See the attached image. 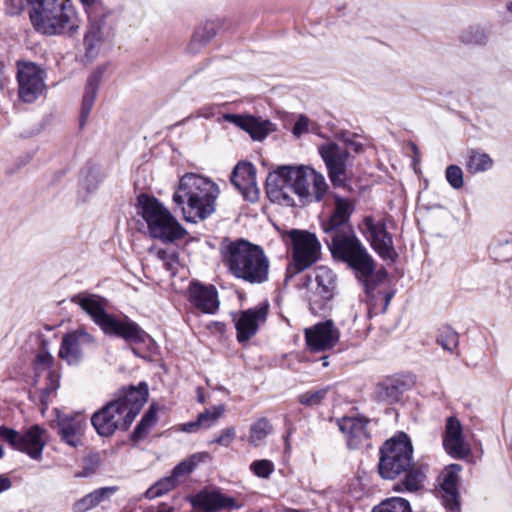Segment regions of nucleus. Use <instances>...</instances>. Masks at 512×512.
<instances>
[{"label":"nucleus","mask_w":512,"mask_h":512,"mask_svg":"<svg viewBox=\"0 0 512 512\" xmlns=\"http://www.w3.org/2000/svg\"><path fill=\"white\" fill-rule=\"evenodd\" d=\"M224 412L225 406L218 405L214 406L210 410H205L203 413H200L197 418L199 420V423H201L202 427L210 428L218 421V419L224 414Z\"/></svg>","instance_id":"obj_41"},{"label":"nucleus","mask_w":512,"mask_h":512,"mask_svg":"<svg viewBox=\"0 0 512 512\" xmlns=\"http://www.w3.org/2000/svg\"><path fill=\"white\" fill-rule=\"evenodd\" d=\"M103 45V31L99 22H90L83 39L84 58L93 61L100 53Z\"/></svg>","instance_id":"obj_29"},{"label":"nucleus","mask_w":512,"mask_h":512,"mask_svg":"<svg viewBox=\"0 0 512 512\" xmlns=\"http://www.w3.org/2000/svg\"><path fill=\"white\" fill-rule=\"evenodd\" d=\"M304 334L307 346L315 352L333 348L340 339V332L332 320L319 322L306 328Z\"/></svg>","instance_id":"obj_16"},{"label":"nucleus","mask_w":512,"mask_h":512,"mask_svg":"<svg viewBox=\"0 0 512 512\" xmlns=\"http://www.w3.org/2000/svg\"><path fill=\"white\" fill-rule=\"evenodd\" d=\"M157 512H174V509L172 507H167V508L158 510Z\"/></svg>","instance_id":"obj_56"},{"label":"nucleus","mask_w":512,"mask_h":512,"mask_svg":"<svg viewBox=\"0 0 512 512\" xmlns=\"http://www.w3.org/2000/svg\"><path fill=\"white\" fill-rule=\"evenodd\" d=\"M54 359L52 355L45 349L40 350L35 358V371L39 377L45 374L46 385L42 388L40 401L43 405H47L51 395H53L60 386V374L53 369Z\"/></svg>","instance_id":"obj_19"},{"label":"nucleus","mask_w":512,"mask_h":512,"mask_svg":"<svg viewBox=\"0 0 512 512\" xmlns=\"http://www.w3.org/2000/svg\"><path fill=\"white\" fill-rule=\"evenodd\" d=\"M221 254L224 265L236 278L251 284L268 280L270 263L260 246L243 239L225 240L221 244Z\"/></svg>","instance_id":"obj_5"},{"label":"nucleus","mask_w":512,"mask_h":512,"mask_svg":"<svg viewBox=\"0 0 512 512\" xmlns=\"http://www.w3.org/2000/svg\"><path fill=\"white\" fill-rule=\"evenodd\" d=\"M230 180L245 199L252 202L257 200L259 189L256 183V169L251 163L239 162L233 169Z\"/></svg>","instance_id":"obj_21"},{"label":"nucleus","mask_w":512,"mask_h":512,"mask_svg":"<svg viewBox=\"0 0 512 512\" xmlns=\"http://www.w3.org/2000/svg\"><path fill=\"white\" fill-rule=\"evenodd\" d=\"M405 477L394 486L396 492H417L424 487L426 473L423 467H411L405 471Z\"/></svg>","instance_id":"obj_30"},{"label":"nucleus","mask_w":512,"mask_h":512,"mask_svg":"<svg viewBox=\"0 0 512 512\" xmlns=\"http://www.w3.org/2000/svg\"><path fill=\"white\" fill-rule=\"evenodd\" d=\"M369 420L362 416H344L338 420L340 431L345 435L347 445L351 449L370 446Z\"/></svg>","instance_id":"obj_17"},{"label":"nucleus","mask_w":512,"mask_h":512,"mask_svg":"<svg viewBox=\"0 0 512 512\" xmlns=\"http://www.w3.org/2000/svg\"><path fill=\"white\" fill-rule=\"evenodd\" d=\"M310 120L305 115H300L293 127V134L297 138H300L304 133L309 131Z\"/></svg>","instance_id":"obj_50"},{"label":"nucleus","mask_w":512,"mask_h":512,"mask_svg":"<svg viewBox=\"0 0 512 512\" xmlns=\"http://www.w3.org/2000/svg\"><path fill=\"white\" fill-rule=\"evenodd\" d=\"M461 466L458 464H451L445 467L438 477V493L442 502L449 512L460 511L459 501V472Z\"/></svg>","instance_id":"obj_15"},{"label":"nucleus","mask_w":512,"mask_h":512,"mask_svg":"<svg viewBox=\"0 0 512 512\" xmlns=\"http://www.w3.org/2000/svg\"><path fill=\"white\" fill-rule=\"evenodd\" d=\"M101 182L99 173L95 170L89 171L87 174L81 177L80 184L83 189L87 192L94 191L98 184Z\"/></svg>","instance_id":"obj_47"},{"label":"nucleus","mask_w":512,"mask_h":512,"mask_svg":"<svg viewBox=\"0 0 512 512\" xmlns=\"http://www.w3.org/2000/svg\"><path fill=\"white\" fill-rule=\"evenodd\" d=\"M93 343V336L82 329L68 333L62 339L59 357L69 365H77L82 360L84 348Z\"/></svg>","instance_id":"obj_20"},{"label":"nucleus","mask_w":512,"mask_h":512,"mask_svg":"<svg viewBox=\"0 0 512 512\" xmlns=\"http://www.w3.org/2000/svg\"><path fill=\"white\" fill-rule=\"evenodd\" d=\"M223 119L246 131L255 141H262L275 130L269 120L251 115L224 114Z\"/></svg>","instance_id":"obj_22"},{"label":"nucleus","mask_w":512,"mask_h":512,"mask_svg":"<svg viewBox=\"0 0 512 512\" xmlns=\"http://www.w3.org/2000/svg\"><path fill=\"white\" fill-rule=\"evenodd\" d=\"M79 1L81 2V4L83 5V7L86 9V11H87V12H88V10H89L90 8H92V7L96 4V2H97V0H79Z\"/></svg>","instance_id":"obj_55"},{"label":"nucleus","mask_w":512,"mask_h":512,"mask_svg":"<svg viewBox=\"0 0 512 512\" xmlns=\"http://www.w3.org/2000/svg\"><path fill=\"white\" fill-rule=\"evenodd\" d=\"M446 179L454 189H460L463 184V172L457 165H450L446 169Z\"/></svg>","instance_id":"obj_45"},{"label":"nucleus","mask_w":512,"mask_h":512,"mask_svg":"<svg viewBox=\"0 0 512 512\" xmlns=\"http://www.w3.org/2000/svg\"><path fill=\"white\" fill-rule=\"evenodd\" d=\"M372 512H412L408 500L401 497H391L372 509Z\"/></svg>","instance_id":"obj_35"},{"label":"nucleus","mask_w":512,"mask_h":512,"mask_svg":"<svg viewBox=\"0 0 512 512\" xmlns=\"http://www.w3.org/2000/svg\"><path fill=\"white\" fill-rule=\"evenodd\" d=\"M0 438L9 443L14 449L38 460L41 458L48 437L45 429L33 425L22 434L14 429L0 426Z\"/></svg>","instance_id":"obj_12"},{"label":"nucleus","mask_w":512,"mask_h":512,"mask_svg":"<svg viewBox=\"0 0 512 512\" xmlns=\"http://www.w3.org/2000/svg\"><path fill=\"white\" fill-rule=\"evenodd\" d=\"M493 164V159L487 153L475 149H471L467 153L466 169L471 174L490 170Z\"/></svg>","instance_id":"obj_31"},{"label":"nucleus","mask_w":512,"mask_h":512,"mask_svg":"<svg viewBox=\"0 0 512 512\" xmlns=\"http://www.w3.org/2000/svg\"><path fill=\"white\" fill-rule=\"evenodd\" d=\"M86 426L85 417L80 414L57 415V428L63 442L71 447L81 444V437Z\"/></svg>","instance_id":"obj_24"},{"label":"nucleus","mask_w":512,"mask_h":512,"mask_svg":"<svg viewBox=\"0 0 512 512\" xmlns=\"http://www.w3.org/2000/svg\"><path fill=\"white\" fill-rule=\"evenodd\" d=\"M486 32L479 27H470L461 35V40L468 44H485L487 42Z\"/></svg>","instance_id":"obj_42"},{"label":"nucleus","mask_w":512,"mask_h":512,"mask_svg":"<svg viewBox=\"0 0 512 512\" xmlns=\"http://www.w3.org/2000/svg\"><path fill=\"white\" fill-rule=\"evenodd\" d=\"M506 8H507V10H508L509 12H511V13H512V1H510V2H508V3L506 4Z\"/></svg>","instance_id":"obj_58"},{"label":"nucleus","mask_w":512,"mask_h":512,"mask_svg":"<svg viewBox=\"0 0 512 512\" xmlns=\"http://www.w3.org/2000/svg\"><path fill=\"white\" fill-rule=\"evenodd\" d=\"M209 457L208 453H198L192 455L189 459L180 462L174 467L171 476L177 481L179 477L191 473L199 462Z\"/></svg>","instance_id":"obj_36"},{"label":"nucleus","mask_w":512,"mask_h":512,"mask_svg":"<svg viewBox=\"0 0 512 512\" xmlns=\"http://www.w3.org/2000/svg\"><path fill=\"white\" fill-rule=\"evenodd\" d=\"M35 30L48 36L78 33L80 20L71 0H62L29 16Z\"/></svg>","instance_id":"obj_8"},{"label":"nucleus","mask_w":512,"mask_h":512,"mask_svg":"<svg viewBox=\"0 0 512 512\" xmlns=\"http://www.w3.org/2000/svg\"><path fill=\"white\" fill-rule=\"evenodd\" d=\"M139 213L147 224L148 233L152 238L164 242L182 239L186 230L180 225L172 213L158 199L147 195L138 197Z\"/></svg>","instance_id":"obj_7"},{"label":"nucleus","mask_w":512,"mask_h":512,"mask_svg":"<svg viewBox=\"0 0 512 512\" xmlns=\"http://www.w3.org/2000/svg\"><path fill=\"white\" fill-rule=\"evenodd\" d=\"M267 306L251 308L240 313L236 321L237 339L248 341L258 330L259 324L266 320Z\"/></svg>","instance_id":"obj_26"},{"label":"nucleus","mask_w":512,"mask_h":512,"mask_svg":"<svg viewBox=\"0 0 512 512\" xmlns=\"http://www.w3.org/2000/svg\"><path fill=\"white\" fill-rule=\"evenodd\" d=\"M199 401L203 403L204 402V398L202 396H200L199 397Z\"/></svg>","instance_id":"obj_62"},{"label":"nucleus","mask_w":512,"mask_h":512,"mask_svg":"<svg viewBox=\"0 0 512 512\" xmlns=\"http://www.w3.org/2000/svg\"><path fill=\"white\" fill-rule=\"evenodd\" d=\"M329 186L325 177L308 166H283L270 173L266 179V192L273 202L286 206L296 205L292 194L302 204L320 202Z\"/></svg>","instance_id":"obj_2"},{"label":"nucleus","mask_w":512,"mask_h":512,"mask_svg":"<svg viewBox=\"0 0 512 512\" xmlns=\"http://www.w3.org/2000/svg\"><path fill=\"white\" fill-rule=\"evenodd\" d=\"M218 27V24L213 21H208L199 26L193 35L192 43L206 44L216 35Z\"/></svg>","instance_id":"obj_38"},{"label":"nucleus","mask_w":512,"mask_h":512,"mask_svg":"<svg viewBox=\"0 0 512 512\" xmlns=\"http://www.w3.org/2000/svg\"><path fill=\"white\" fill-rule=\"evenodd\" d=\"M412 148H413L414 152H417V147L415 144H412Z\"/></svg>","instance_id":"obj_61"},{"label":"nucleus","mask_w":512,"mask_h":512,"mask_svg":"<svg viewBox=\"0 0 512 512\" xmlns=\"http://www.w3.org/2000/svg\"><path fill=\"white\" fill-rule=\"evenodd\" d=\"M413 447L404 433L385 442L380 450L379 474L384 479H394L412 465Z\"/></svg>","instance_id":"obj_9"},{"label":"nucleus","mask_w":512,"mask_h":512,"mask_svg":"<svg viewBox=\"0 0 512 512\" xmlns=\"http://www.w3.org/2000/svg\"><path fill=\"white\" fill-rule=\"evenodd\" d=\"M200 427H202L201 423H199V420L196 421L184 423L181 425V430L186 433H192L196 432Z\"/></svg>","instance_id":"obj_52"},{"label":"nucleus","mask_w":512,"mask_h":512,"mask_svg":"<svg viewBox=\"0 0 512 512\" xmlns=\"http://www.w3.org/2000/svg\"><path fill=\"white\" fill-rule=\"evenodd\" d=\"M347 147L353 150L354 152H359L362 149V144L355 141H346Z\"/></svg>","instance_id":"obj_54"},{"label":"nucleus","mask_w":512,"mask_h":512,"mask_svg":"<svg viewBox=\"0 0 512 512\" xmlns=\"http://www.w3.org/2000/svg\"><path fill=\"white\" fill-rule=\"evenodd\" d=\"M118 490L116 486L110 487H102L97 490L91 492L96 504L98 505L100 502L108 499L111 495H113Z\"/></svg>","instance_id":"obj_51"},{"label":"nucleus","mask_w":512,"mask_h":512,"mask_svg":"<svg viewBox=\"0 0 512 512\" xmlns=\"http://www.w3.org/2000/svg\"><path fill=\"white\" fill-rule=\"evenodd\" d=\"M323 359H324L323 366H327L328 362L326 361V357H324Z\"/></svg>","instance_id":"obj_59"},{"label":"nucleus","mask_w":512,"mask_h":512,"mask_svg":"<svg viewBox=\"0 0 512 512\" xmlns=\"http://www.w3.org/2000/svg\"><path fill=\"white\" fill-rule=\"evenodd\" d=\"M17 81L19 98L26 103H32L46 89L45 71L33 62H18Z\"/></svg>","instance_id":"obj_13"},{"label":"nucleus","mask_w":512,"mask_h":512,"mask_svg":"<svg viewBox=\"0 0 512 512\" xmlns=\"http://www.w3.org/2000/svg\"><path fill=\"white\" fill-rule=\"evenodd\" d=\"M327 390L308 391L299 396V402L306 406L318 405L325 397Z\"/></svg>","instance_id":"obj_46"},{"label":"nucleus","mask_w":512,"mask_h":512,"mask_svg":"<svg viewBox=\"0 0 512 512\" xmlns=\"http://www.w3.org/2000/svg\"><path fill=\"white\" fill-rule=\"evenodd\" d=\"M149 252L155 253L156 257L163 263V266L166 268V270L170 271L172 274L176 272L178 261L174 253H169L164 249L153 248H151Z\"/></svg>","instance_id":"obj_43"},{"label":"nucleus","mask_w":512,"mask_h":512,"mask_svg":"<svg viewBox=\"0 0 512 512\" xmlns=\"http://www.w3.org/2000/svg\"><path fill=\"white\" fill-rule=\"evenodd\" d=\"M319 153L325 162L328 175L334 186H343L347 181L346 162L349 157L347 148H342L334 142H328L319 147Z\"/></svg>","instance_id":"obj_14"},{"label":"nucleus","mask_w":512,"mask_h":512,"mask_svg":"<svg viewBox=\"0 0 512 512\" xmlns=\"http://www.w3.org/2000/svg\"><path fill=\"white\" fill-rule=\"evenodd\" d=\"M364 227L368 233V239L378 255L385 260L394 261L396 253L393 240L387 232L385 224L382 221L376 222L371 217H366Z\"/></svg>","instance_id":"obj_18"},{"label":"nucleus","mask_w":512,"mask_h":512,"mask_svg":"<svg viewBox=\"0 0 512 512\" xmlns=\"http://www.w3.org/2000/svg\"><path fill=\"white\" fill-rule=\"evenodd\" d=\"M219 194L218 185L209 178L186 173L179 180L173 202L181 209L187 222L197 223L215 212Z\"/></svg>","instance_id":"obj_3"},{"label":"nucleus","mask_w":512,"mask_h":512,"mask_svg":"<svg viewBox=\"0 0 512 512\" xmlns=\"http://www.w3.org/2000/svg\"><path fill=\"white\" fill-rule=\"evenodd\" d=\"M403 383L398 380L388 379L378 384L376 395L380 401L394 403L400 399L403 393Z\"/></svg>","instance_id":"obj_32"},{"label":"nucleus","mask_w":512,"mask_h":512,"mask_svg":"<svg viewBox=\"0 0 512 512\" xmlns=\"http://www.w3.org/2000/svg\"><path fill=\"white\" fill-rule=\"evenodd\" d=\"M191 505L203 512H216L223 508L237 507L235 500L218 491H201L190 499Z\"/></svg>","instance_id":"obj_27"},{"label":"nucleus","mask_w":512,"mask_h":512,"mask_svg":"<svg viewBox=\"0 0 512 512\" xmlns=\"http://www.w3.org/2000/svg\"><path fill=\"white\" fill-rule=\"evenodd\" d=\"M314 277H309L308 301L312 313L324 311L333 299L336 289V275L326 266H319L313 271Z\"/></svg>","instance_id":"obj_11"},{"label":"nucleus","mask_w":512,"mask_h":512,"mask_svg":"<svg viewBox=\"0 0 512 512\" xmlns=\"http://www.w3.org/2000/svg\"><path fill=\"white\" fill-rule=\"evenodd\" d=\"M189 301L196 309L205 314H214L219 308L218 293L213 285L191 283Z\"/></svg>","instance_id":"obj_25"},{"label":"nucleus","mask_w":512,"mask_h":512,"mask_svg":"<svg viewBox=\"0 0 512 512\" xmlns=\"http://www.w3.org/2000/svg\"><path fill=\"white\" fill-rule=\"evenodd\" d=\"M11 487V481L9 478L0 476V493L8 490Z\"/></svg>","instance_id":"obj_53"},{"label":"nucleus","mask_w":512,"mask_h":512,"mask_svg":"<svg viewBox=\"0 0 512 512\" xmlns=\"http://www.w3.org/2000/svg\"><path fill=\"white\" fill-rule=\"evenodd\" d=\"M2 456H3V449H2V447L0 446V459L2 458Z\"/></svg>","instance_id":"obj_60"},{"label":"nucleus","mask_w":512,"mask_h":512,"mask_svg":"<svg viewBox=\"0 0 512 512\" xmlns=\"http://www.w3.org/2000/svg\"><path fill=\"white\" fill-rule=\"evenodd\" d=\"M292 243L293 266L289 270L299 273L317 262L320 258L321 245L315 234L293 229L288 232Z\"/></svg>","instance_id":"obj_10"},{"label":"nucleus","mask_w":512,"mask_h":512,"mask_svg":"<svg viewBox=\"0 0 512 512\" xmlns=\"http://www.w3.org/2000/svg\"><path fill=\"white\" fill-rule=\"evenodd\" d=\"M71 301L79 305L104 333L117 335L127 341H144L145 333L135 322L129 319L117 320L106 312L105 298L83 292L74 295Z\"/></svg>","instance_id":"obj_6"},{"label":"nucleus","mask_w":512,"mask_h":512,"mask_svg":"<svg viewBox=\"0 0 512 512\" xmlns=\"http://www.w3.org/2000/svg\"><path fill=\"white\" fill-rule=\"evenodd\" d=\"M156 423V410L153 406L145 413L140 423L135 427L132 438L139 440L143 438L149 431V429Z\"/></svg>","instance_id":"obj_39"},{"label":"nucleus","mask_w":512,"mask_h":512,"mask_svg":"<svg viewBox=\"0 0 512 512\" xmlns=\"http://www.w3.org/2000/svg\"><path fill=\"white\" fill-rule=\"evenodd\" d=\"M334 212L323 222L322 228L326 234L325 241L335 257L349 263L362 279L366 293L370 294L376 286L374 261L354 234L350 224V216L354 206L349 199L339 196L334 198Z\"/></svg>","instance_id":"obj_1"},{"label":"nucleus","mask_w":512,"mask_h":512,"mask_svg":"<svg viewBox=\"0 0 512 512\" xmlns=\"http://www.w3.org/2000/svg\"><path fill=\"white\" fill-rule=\"evenodd\" d=\"M443 446L455 458H465L470 453V446L463 437L462 425L455 417H449L446 421Z\"/></svg>","instance_id":"obj_23"},{"label":"nucleus","mask_w":512,"mask_h":512,"mask_svg":"<svg viewBox=\"0 0 512 512\" xmlns=\"http://www.w3.org/2000/svg\"><path fill=\"white\" fill-rule=\"evenodd\" d=\"M250 470L259 478L267 479L274 471V464L267 459L253 461Z\"/></svg>","instance_id":"obj_44"},{"label":"nucleus","mask_w":512,"mask_h":512,"mask_svg":"<svg viewBox=\"0 0 512 512\" xmlns=\"http://www.w3.org/2000/svg\"><path fill=\"white\" fill-rule=\"evenodd\" d=\"M176 485L177 481L171 475L163 477L146 490L144 497L149 500L161 497L174 489Z\"/></svg>","instance_id":"obj_34"},{"label":"nucleus","mask_w":512,"mask_h":512,"mask_svg":"<svg viewBox=\"0 0 512 512\" xmlns=\"http://www.w3.org/2000/svg\"><path fill=\"white\" fill-rule=\"evenodd\" d=\"M97 506L91 493L87 494L73 505L74 512H86Z\"/></svg>","instance_id":"obj_49"},{"label":"nucleus","mask_w":512,"mask_h":512,"mask_svg":"<svg viewBox=\"0 0 512 512\" xmlns=\"http://www.w3.org/2000/svg\"><path fill=\"white\" fill-rule=\"evenodd\" d=\"M148 398V386L141 383L124 390L91 417V423L102 437L112 436L117 430H127Z\"/></svg>","instance_id":"obj_4"},{"label":"nucleus","mask_w":512,"mask_h":512,"mask_svg":"<svg viewBox=\"0 0 512 512\" xmlns=\"http://www.w3.org/2000/svg\"><path fill=\"white\" fill-rule=\"evenodd\" d=\"M284 512H306V511L299 510V509H292V508H289V509H286Z\"/></svg>","instance_id":"obj_57"},{"label":"nucleus","mask_w":512,"mask_h":512,"mask_svg":"<svg viewBox=\"0 0 512 512\" xmlns=\"http://www.w3.org/2000/svg\"><path fill=\"white\" fill-rule=\"evenodd\" d=\"M106 70V65L96 68L88 77L81 107V124L87 120L96 99L99 84Z\"/></svg>","instance_id":"obj_28"},{"label":"nucleus","mask_w":512,"mask_h":512,"mask_svg":"<svg viewBox=\"0 0 512 512\" xmlns=\"http://www.w3.org/2000/svg\"><path fill=\"white\" fill-rule=\"evenodd\" d=\"M156 423V410L153 406L145 413L140 423L135 427L132 438L139 440L143 438L149 431V429Z\"/></svg>","instance_id":"obj_40"},{"label":"nucleus","mask_w":512,"mask_h":512,"mask_svg":"<svg viewBox=\"0 0 512 512\" xmlns=\"http://www.w3.org/2000/svg\"><path fill=\"white\" fill-rule=\"evenodd\" d=\"M272 425L267 418H260L250 427L248 442L253 447L260 446L272 432Z\"/></svg>","instance_id":"obj_33"},{"label":"nucleus","mask_w":512,"mask_h":512,"mask_svg":"<svg viewBox=\"0 0 512 512\" xmlns=\"http://www.w3.org/2000/svg\"><path fill=\"white\" fill-rule=\"evenodd\" d=\"M436 342L446 351L454 352L459 345V335L450 327L439 330Z\"/></svg>","instance_id":"obj_37"},{"label":"nucleus","mask_w":512,"mask_h":512,"mask_svg":"<svg viewBox=\"0 0 512 512\" xmlns=\"http://www.w3.org/2000/svg\"><path fill=\"white\" fill-rule=\"evenodd\" d=\"M236 436V430L234 427H227L223 429L220 435L211 441V443H217L224 447H228Z\"/></svg>","instance_id":"obj_48"}]
</instances>
